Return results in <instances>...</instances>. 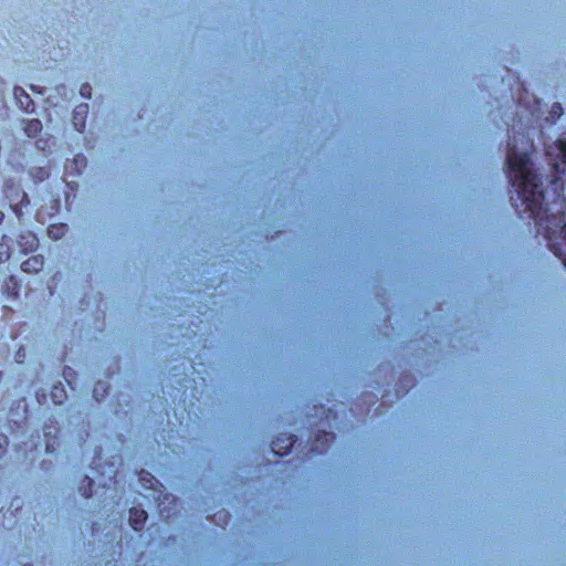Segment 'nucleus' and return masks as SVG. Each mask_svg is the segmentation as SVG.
<instances>
[{
    "label": "nucleus",
    "instance_id": "obj_1",
    "mask_svg": "<svg viewBox=\"0 0 566 566\" xmlns=\"http://www.w3.org/2000/svg\"><path fill=\"white\" fill-rule=\"evenodd\" d=\"M506 164L511 171L510 180L521 198L525 202H530L528 208L532 211L535 208L542 209L544 196L539 187V179L531 169L526 149L520 150L515 140L509 144Z\"/></svg>",
    "mask_w": 566,
    "mask_h": 566
},
{
    "label": "nucleus",
    "instance_id": "obj_2",
    "mask_svg": "<svg viewBox=\"0 0 566 566\" xmlns=\"http://www.w3.org/2000/svg\"><path fill=\"white\" fill-rule=\"evenodd\" d=\"M546 228L549 239L558 233L560 239L566 242V216L564 213L559 217H554L553 220L548 219Z\"/></svg>",
    "mask_w": 566,
    "mask_h": 566
},
{
    "label": "nucleus",
    "instance_id": "obj_3",
    "mask_svg": "<svg viewBox=\"0 0 566 566\" xmlns=\"http://www.w3.org/2000/svg\"><path fill=\"white\" fill-rule=\"evenodd\" d=\"M147 517V514L145 511H139V510H132L130 511V521H132V526L134 530H139L142 527V524L143 522L146 520Z\"/></svg>",
    "mask_w": 566,
    "mask_h": 566
},
{
    "label": "nucleus",
    "instance_id": "obj_4",
    "mask_svg": "<svg viewBox=\"0 0 566 566\" xmlns=\"http://www.w3.org/2000/svg\"><path fill=\"white\" fill-rule=\"evenodd\" d=\"M39 264V260L36 258H31L29 260H27L22 266H23V270L24 271H30L31 268L36 270L35 265Z\"/></svg>",
    "mask_w": 566,
    "mask_h": 566
},
{
    "label": "nucleus",
    "instance_id": "obj_5",
    "mask_svg": "<svg viewBox=\"0 0 566 566\" xmlns=\"http://www.w3.org/2000/svg\"><path fill=\"white\" fill-rule=\"evenodd\" d=\"M558 149L562 153L563 157L566 158V140H559Z\"/></svg>",
    "mask_w": 566,
    "mask_h": 566
},
{
    "label": "nucleus",
    "instance_id": "obj_6",
    "mask_svg": "<svg viewBox=\"0 0 566 566\" xmlns=\"http://www.w3.org/2000/svg\"><path fill=\"white\" fill-rule=\"evenodd\" d=\"M62 391L63 390L60 389L59 387H54L52 395L54 398H57V397H61Z\"/></svg>",
    "mask_w": 566,
    "mask_h": 566
},
{
    "label": "nucleus",
    "instance_id": "obj_7",
    "mask_svg": "<svg viewBox=\"0 0 566 566\" xmlns=\"http://www.w3.org/2000/svg\"><path fill=\"white\" fill-rule=\"evenodd\" d=\"M39 125H40V123L38 120L34 123H31L29 129H31V128L36 129Z\"/></svg>",
    "mask_w": 566,
    "mask_h": 566
},
{
    "label": "nucleus",
    "instance_id": "obj_8",
    "mask_svg": "<svg viewBox=\"0 0 566 566\" xmlns=\"http://www.w3.org/2000/svg\"><path fill=\"white\" fill-rule=\"evenodd\" d=\"M86 108H87V105H81L77 107V113L85 112Z\"/></svg>",
    "mask_w": 566,
    "mask_h": 566
},
{
    "label": "nucleus",
    "instance_id": "obj_9",
    "mask_svg": "<svg viewBox=\"0 0 566 566\" xmlns=\"http://www.w3.org/2000/svg\"><path fill=\"white\" fill-rule=\"evenodd\" d=\"M553 251H554V253H555L556 255H558V256L560 255V252H559V250H558L557 248H555V247H554V248H553Z\"/></svg>",
    "mask_w": 566,
    "mask_h": 566
},
{
    "label": "nucleus",
    "instance_id": "obj_10",
    "mask_svg": "<svg viewBox=\"0 0 566 566\" xmlns=\"http://www.w3.org/2000/svg\"><path fill=\"white\" fill-rule=\"evenodd\" d=\"M276 446H277L276 443H273L272 451H274V452H279V451L276 450Z\"/></svg>",
    "mask_w": 566,
    "mask_h": 566
},
{
    "label": "nucleus",
    "instance_id": "obj_11",
    "mask_svg": "<svg viewBox=\"0 0 566 566\" xmlns=\"http://www.w3.org/2000/svg\"><path fill=\"white\" fill-rule=\"evenodd\" d=\"M291 447H292V442L289 440V446L286 447V449H289Z\"/></svg>",
    "mask_w": 566,
    "mask_h": 566
},
{
    "label": "nucleus",
    "instance_id": "obj_12",
    "mask_svg": "<svg viewBox=\"0 0 566 566\" xmlns=\"http://www.w3.org/2000/svg\"><path fill=\"white\" fill-rule=\"evenodd\" d=\"M564 263H565V265H566V259L564 260Z\"/></svg>",
    "mask_w": 566,
    "mask_h": 566
}]
</instances>
